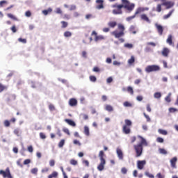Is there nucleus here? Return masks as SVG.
<instances>
[{
  "label": "nucleus",
  "instance_id": "62",
  "mask_svg": "<svg viewBox=\"0 0 178 178\" xmlns=\"http://www.w3.org/2000/svg\"><path fill=\"white\" fill-rule=\"evenodd\" d=\"M136 99H137L139 102H141V101H143V96L139 95V96H137V97H136Z\"/></svg>",
  "mask_w": 178,
  "mask_h": 178
},
{
  "label": "nucleus",
  "instance_id": "5",
  "mask_svg": "<svg viewBox=\"0 0 178 178\" xmlns=\"http://www.w3.org/2000/svg\"><path fill=\"white\" fill-rule=\"evenodd\" d=\"M0 175H2L3 178H13V177H12V174L10 173V170L9 169V168H7L6 169V171H4L3 170H1Z\"/></svg>",
  "mask_w": 178,
  "mask_h": 178
},
{
  "label": "nucleus",
  "instance_id": "40",
  "mask_svg": "<svg viewBox=\"0 0 178 178\" xmlns=\"http://www.w3.org/2000/svg\"><path fill=\"white\" fill-rule=\"evenodd\" d=\"M63 145H65V139L61 140L58 143L59 148H63Z\"/></svg>",
  "mask_w": 178,
  "mask_h": 178
},
{
  "label": "nucleus",
  "instance_id": "46",
  "mask_svg": "<svg viewBox=\"0 0 178 178\" xmlns=\"http://www.w3.org/2000/svg\"><path fill=\"white\" fill-rule=\"evenodd\" d=\"M64 37H72V32H70V31H65L64 33Z\"/></svg>",
  "mask_w": 178,
  "mask_h": 178
},
{
  "label": "nucleus",
  "instance_id": "15",
  "mask_svg": "<svg viewBox=\"0 0 178 178\" xmlns=\"http://www.w3.org/2000/svg\"><path fill=\"white\" fill-rule=\"evenodd\" d=\"M177 162V157H173L170 161V163L171 165V167H172L174 169H176V163Z\"/></svg>",
  "mask_w": 178,
  "mask_h": 178
},
{
  "label": "nucleus",
  "instance_id": "6",
  "mask_svg": "<svg viewBox=\"0 0 178 178\" xmlns=\"http://www.w3.org/2000/svg\"><path fill=\"white\" fill-rule=\"evenodd\" d=\"M147 161L145 160H138L137 161V168L139 170H143L144 169V166H145Z\"/></svg>",
  "mask_w": 178,
  "mask_h": 178
},
{
  "label": "nucleus",
  "instance_id": "50",
  "mask_svg": "<svg viewBox=\"0 0 178 178\" xmlns=\"http://www.w3.org/2000/svg\"><path fill=\"white\" fill-rule=\"evenodd\" d=\"M55 13H56L57 15H62V10L60 9V8H57L56 9Z\"/></svg>",
  "mask_w": 178,
  "mask_h": 178
},
{
  "label": "nucleus",
  "instance_id": "43",
  "mask_svg": "<svg viewBox=\"0 0 178 178\" xmlns=\"http://www.w3.org/2000/svg\"><path fill=\"white\" fill-rule=\"evenodd\" d=\"M162 4H158L156 8V12L160 13V12H162Z\"/></svg>",
  "mask_w": 178,
  "mask_h": 178
},
{
  "label": "nucleus",
  "instance_id": "58",
  "mask_svg": "<svg viewBox=\"0 0 178 178\" xmlns=\"http://www.w3.org/2000/svg\"><path fill=\"white\" fill-rule=\"evenodd\" d=\"M76 9H77V7L76 6V5L72 4L70 6V10H76Z\"/></svg>",
  "mask_w": 178,
  "mask_h": 178
},
{
  "label": "nucleus",
  "instance_id": "22",
  "mask_svg": "<svg viewBox=\"0 0 178 178\" xmlns=\"http://www.w3.org/2000/svg\"><path fill=\"white\" fill-rule=\"evenodd\" d=\"M122 131L124 133V134H130V128L129 127H126V125H124L122 127Z\"/></svg>",
  "mask_w": 178,
  "mask_h": 178
},
{
  "label": "nucleus",
  "instance_id": "10",
  "mask_svg": "<svg viewBox=\"0 0 178 178\" xmlns=\"http://www.w3.org/2000/svg\"><path fill=\"white\" fill-rule=\"evenodd\" d=\"M116 154H117V156H118V159L120 161H123L124 155H123V152L122 151V149L118 147L116 149Z\"/></svg>",
  "mask_w": 178,
  "mask_h": 178
},
{
  "label": "nucleus",
  "instance_id": "38",
  "mask_svg": "<svg viewBox=\"0 0 178 178\" xmlns=\"http://www.w3.org/2000/svg\"><path fill=\"white\" fill-rule=\"evenodd\" d=\"M124 122H125L124 126H126L127 127V126H131V124H133V123L131 122V120H125Z\"/></svg>",
  "mask_w": 178,
  "mask_h": 178
},
{
  "label": "nucleus",
  "instance_id": "53",
  "mask_svg": "<svg viewBox=\"0 0 178 178\" xmlns=\"http://www.w3.org/2000/svg\"><path fill=\"white\" fill-rule=\"evenodd\" d=\"M81 116H82L84 120H88V115L83 113L81 114Z\"/></svg>",
  "mask_w": 178,
  "mask_h": 178
},
{
  "label": "nucleus",
  "instance_id": "51",
  "mask_svg": "<svg viewBox=\"0 0 178 178\" xmlns=\"http://www.w3.org/2000/svg\"><path fill=\"white\" fill-rule=\"evenodd\" d=\"M112 81H113V78H112V76H110L106 79L107 84H111V83H112Z\"/></svg>",
  "mask_w": 178,
  "mask_h": 178
},
{
  "label": "nucleus",
  "instance_id": "14",
  "mask_svg": "<svg viewBox=\"0 0 178 178\" xmlns=\"http://www.w3.org/2000/svg\"><path fill=\"white\" fill-rule=\"evenodd\" d=\"M170 52V50L168 47H164L161 51V55H163V56L165 58H168V56H169Z\"/></svg>",
  "mask_w": 178,
  "mask_h": 178
},
{
  "label": "nucleus",
  "instance_id": "32",
  "mask_svg": "<svg viewBox=\"0 0 178 178\" xmlns=\"http://www.w3.org/2000/svg\"><path fill=\"white\" fill-rule=\"evenodd\" d=\"M104 151L101 150L99 153V158L100 159V161H105V159L104 158Z\"/></svg>",
  "mask_w": 178,
  "mask_h": 178
},
{
  "label": "nucleus",
  "instance_id": "29",
  "mask_svg": "<svg viewBox=\"0 0 178 178\" xmlns=\"http://www.w3.org/2000/svg\"><path fill=\"white\" fill-rule=\"evenodd\" d=\"M136 62V58H134V56H131V58L128 60L129 65H133Z\"/></svg>",
  "mask_w": 178,
  "mask_h": 178
},
{
  "label": "nucleus",
  "instance_id": "9",
  "mask_svg": "<svg viewBox=\"0 0 178 178\" xmlns=\"http://www.w3.org/2000/svg\"><path fill=\"white\" fill-rule=\"evenodd\" d=\"M140 20H143V22H146V23H148V24H151V19H149V17L147 15V14H141L140 16Z\"/></svg>",
  "mask_w": 178,
  "mask_h": 178
},
{
  "label": "nucleus",
  "instance_id": "55",
  "mask_svg": "<svg viewBox=\"0 0 178 178\" xmlns=\"http://www.w3.org/2000/svg\"><path fill=\"white\" fill-rule=\"evenodd\" d=\"M40 138H42V140H45L47 138V136L42 132L40 133Z\"/></svg>",
  "mask_w": 178,
  "mask_h": 178
},
{
  "label": "nucleus",
  "instance_id": "18",
  "mask_svg": "<svg viewBox=\"0 0 178 178\" xmlns=\"http://www.w3.org/2000/svg\"><path fill=\"white\" fill-rule=\"evenodd\" d=\"M69 105L70 106H76V105H77V100L74 98L70 99L69 101Z\"/></svg>",
  "mask_w": 178,
  "mask_h": 178
},
{
  "label": "nucleus",
  "instance_id": "42",
  "mask_svg": "<svg viewBox=\"0 0 178 178\" xmlns=\"http://www.w3.org/2000/svg\"><path fill=\"white\" fill-rule=\"evenodd\" d=\"M145 175L147 176V177H149V178H155V177L154 176V175L152 174H150L149 172L146 171L145 172Z\"/></svg>",
  "mask_w": 178,
  "mask_h": 178
},
{
  "label": "nucleus",
  "instance_id": "17",
  "mask_svg": "<svg viewBox=\"0 0 178 178\" xmlns=\"http://www.w3.org/2000/svg\"><path fill=\"white\" fill-rule=\"evenodd\" d=\"M65 122L67 123V124H69L70 126H72V127H76V122H74V121H73L72 120L65 119Z\"/></svg>",
  "mask_w": 178,
  "mask_h": 178
},
{
  "label": "nucleus",
  "instance_id": "1",
  "mask_svg": "<svg viewBox=\"0 0 178 178\" xmlns=\"http://www.w3.org/2000/svg\"><path fill=\"white\" fill-rule=\"evenodd\" d=\"M123 4H119L117 10H113V15H123V11L122 9H126L128 10L129 13L133 12L134 10V8H136V4L134 3H131L129 0H121Z\"/></svg>",
  "mask_w": 178,
  "mask_h": 178
},
{
  "label": "nucleus",
  "instance_id": "7",
  "mask_svg": "<svg viewBox=\"0 0 178 178\" xmlns=\"http://www.w3.org/2000/svg\"><path fill=\"white\" fill-rule=\"evenodd\" d=\"M105 165H106V161L100 160V163L97 166V170H99V172H102V170L105 169Z\"/></svg>",
  "mask_w": 178,
  "mask_h": 178
},
{
  "label": "nucleus",
  "instance_id": "20",
  "mask_svg": "<svg viewBox=\"0 0 178 178\" xmlns=\"http://www.w3.org/2000/svg\"><path fill=\"white\" fill-rule=\"evenodd\" d=\"M173 38V36L172 35H169L167 40L166 42L169 45H173V40H172Z\"/></svg>",
  "mask_w": 178,
  "mask_h": 178
},
{
  "label": "nucleus",
  "instance_id": "39",
  "mask_svg": "<svg viewBox=\"0 0 178 178\" xmlns=\"http://www.w3.org/2000/svg\"><path fill=\"white\" fill-rule=\"evenodd\" d=\"M127 92L131 94V95H133L134 94V90H133V88L131 86L127 87Z\"/></svg>",
  "mask_w": 178,
  "mask_h": 178
},
{
  "label": "nucleus",
  "instance_id": "13",
  "mask_svg": "<svg viewBox=\"0 0 178 178\" xmlns=\"http://www.w3.org/2000/svg\"><path fill=\"white\" fill-rule=\"evenodd\" d=\"M138 138H140V140H141L140 143H138V145H140L141 147H143V145H145V147L148 146V143H147V140H145V138H144L141 136H138Z\"/></svg>",
  "mask_w": 178,
  "mask_h": 178
},
{
  "label": "nucleus",
  "instance_id": "48",
  "mask_svg": "<svg viewBox=\"0 0 178 178\" xmlns=\"http://www.w3.org/2000/svg\"><path fill=\"white\" fill-rule=\"evenodd\" d=\"M63 131L65 133V134H67L68 136H70V131H69V129L67 128H63Z\"/></svg>",
  "mask_w": 178,
  "mask_h": 178
},
{
  "label": "nucleus",
  "instance_id": "37",
  "mask_svg": "<svg viewBox=\"0 0 178 178\" xmlns=\"http://www.w3.org/2000/svg\"><path fill=\"white\" fill-rule=\"evenodd\" d=\"M108 24L109 27H111L112 29H113L116 26V24H118V23H116V22H108Z\"/></svg>",
  "mask_w": 178,
  "mask_h": 178
},
{
  "label": "nucleus",
  "instance_id": "41",
  "mask_svg": "<svg viewBox=\"0 0 178 178\" xmlns=\"http://www.w3.org/2000/svg\"><path fill=\"white\" fill-rule=\"evenodd\" d=\"M8 17H9L10 19H12L13 20H17V18L16 17H15V15H13L11 13H8L7 15Z\"/></svg>",
  "mask_w": 178,
  "mask_h": 178
},
{
  "label": "nucleus",
  "instance_id": "60",
  "mask_svg": "<svg viewBox=\"0 0 178 178\" xmlns=\"http://www.w3.org/2000/svg\"><path fill=\"white\" fill-rule=\"evenodd\" d=\"M92 72H95V73H98L100 72L99 67H94Z\"/></svg>",
  "mask_w": 178,
  "mask_h": 178
},
{
  "label": "nucleus",
  "instance_id": "8",
  "mask_svg": "<svg viewBox=\"0 0 178 178\" xmlns=\"http://www.w3.org/2000/svg\"><path fill=\"white\" fill-rule=\"evenodd\" d=\"M112 35H114L115 38H120V37H123L124 35V32L118 31H114L111 33Z\"/></svg>",
  "mask_w": 178,
  "mask_h": 178
},
{
  "label": "nucleus",
  "instance_id": "25",
  "mask_svg": "<svg viewBox=\"0 0 178 178\" xmlns=\"http://www.w3.org/2000/svg\"><path fill=\"white\" fill-rule=\"evenodd\" d=\"M105 110L107 111V112H113V107L109 104H106Z\"/></svg>",
  "mask_w": 178,
  "mask_h": 178
},
{
  "label": "nucleus",
  "instance_id": "16",
  "mask_svg": "<svg viewBox=\"0 0 178 178\" xmlns=\"http://www.w3.org/2000/svg\"><path fill=\"white\" fill-rule=\"evenodd\" d=\"M155 26L157 29V31H158L159 34L160 35H162V34H163V26H162L161 25H159L158 24H156Z\"/></svg>",
  "mask_w": 178,
  "mask_h": 178
},
{
  "label": "nucleus",
  "instance_id": "56",
  "mask_svg": "<svg viewBox=\"0 0 178 178\" xmlns=\"http://www.w3.org/2000/svg\"><path fill=\"white\" fill-rule=\"evenodd\" d=\"M70 164L73 165L74 166H76V165H77V161L74 160V159H72L70 161Z\"/></svg>",
  "mask_w": 178,
  "mask_h": 178
},
{
  "label": "nucleus",
  "instance_id": "2",
  "mask_svg": "<svg viewBox=\"0 0 178 178\" xmlns=\"http://www.w3.org/2000/svg\"><path fill=\"white\" fill-rule=\"evenodd\" d=\"M160 70L161 67L158 65H147L145 68V72H146V73H152V72H159Z\"/></svg>",
  "mask_w": 178,
  "mask_h": 178
},
{
  "label": "nucleus",
  "instance_id": "26",
  "mask_svg": "<svg viewBox=\"0 0 178 178\" xmlns=\"http://www.w3.org/2000/svg\"><path fill=\"white\" fill-rule=\"evenodd\" d=\"M14 134L17 136V137H20V134H22V130L20 129L17 128L14 130Z\"/></svg>",
  "mask_w": 178,
  "mask_h": 178
},
{
  "label": "nucleus",
  "instance_id": "63",
  "mask_svg": "<svg viewBox=\"0 0 178 178\" xmlns=\"http://www.w3.org/2000/svg\"><path fill=\"white\" fill-rule=\"evenodd\" d=\"M31 162V160H30V159H26V160H24V165H29V163H30Z\"/></svg>",
  "mask_w": 178,
  "mask_h": 178
},
{
  "label": "nucleus",
  "instance_id": "24",
  "mask_svg": "<svg viewBox=\"0 0 178 178\" xmlns=\"http://www.w3.org/2000/svg\"><path fill=\"white\" fill-rule=\"evenodd\" d=\"M144 12V7H139L136 9L135 12V15H140V13H143Z\"/></svg>",
  "mask_w": 178,
  "mask_h": 178
},
{
  "label": "nucleus",
  "instance_id": "54",
  "mask_svg": "<svg viewBox=\"0 0 178 178\" xmlns=\"http://www.w3.org/2000/svg\"><path fill=\"white\" fill-rule=\"evenodd\" d=\"M63 29H66L67 27V22L63 21L61 22Z\"/></svg>",
  "mask_w": 178,
  "mask_h": 178
},
{
  "label": "nucleus",
  "instance_id": "11",
  "mask_svg": "<svg viewBox=\"0 0 178 178\" xmlns=\"http://www.w3.org/2000/svg\"><path fill=\"white\" fill-rule=\"evenodd\" d=\"M163 6H166V9H170L175 6V3L173 1H165L162 3Z\"/></svg>",
  "mask_w": 178,
  "mask_h": 178
},
{
  "label": "nucleus",
  "instance_id": "61",
  "mask_svg": "<svg viewBox=\"0 0 178 178\" xmlns=\"http://www.w3.org/2000/svg\"><path fill=\"white\" fill-rule=\"evenodd\" d=\"M25 16L26 17H30L31 16V12L30 10H28L25 13Z\"/></svg>",
  "mask_w": 178,
  "mask_h": 178
},
{
  "label": "nucleus",
  "instance_id": "45",
  "mask_svg": "<svg viewBox=\"0 0 178 178\" xmlns=\"http://www.w3.org/2000/svg\"><path fill=\"white\" fill-rule=\"evenodd\" d=\"M19 42H22V44H26L27 43V40L23 39L22 38H18Z\"/></svg>",
  "mask_w": 178,
  "mask_h": 178
},
{
  "label": "nucleus",
  "instance_id": "27",
  "mask_svg": "<svg viewBox=\"0 0 178 178\" xmlns=\"http://www.w3.org/2000/svg\"><path fill=\"white\" fill-rule=\"evenodd\" d=\"M58 172L54 171L51 175L48 176V178H56L58 177Z\"/></svg>",
  "mask_w": 178,
  "mask_h": 178
},
{
  "label": "nucleus",
  "instance_id": "59",
  "mask_svg": "<svg viewBox=\"0 0 178 178\" xmlns=\"http://www.w3.org/2000/svg\"><path fill=\"white\" fill-rule=\"evenodd\" d=\"M10 30L13 33H16L17 31V29H16V26L13 25L11 28Z\"/></svg>",
  "mask_w": 178,
  "mask_h": 178
},
{
  "label": "nucleus",
  "instance_id": "49",
  "mask_svg": "<svg viewBox=\"0 0 178 178\" xmlns=\"http://www.w3.org/2000/svg\"><path fill=\"white\" fill-rule=\"evenodd\" d=\"M4 126L5 127H9V126H10V122H9L8 120H6L4 121Z\"/></svg>",
  "mask_w": 178,
  "mask_h": 178
},
{
  "label": "nucleus",
  "instance_id": "36",
  "mask_svg": "<svg viewBox=\"0 0 178 178\" xmlns=\"http://www.w3.org/2000/svg\"><path fill=\"white\" fill-rule=\"evenodd\" d=\"M118 29L120 30V31H122V33H124V30H125V28H124V26L122 24H118Z\"/></svg>",
  "mask_w": 178,
  "mask_h": 178
},
{
  "label": "nucleus",
  "instance_id": "33",
  "mask_svg": "<svg viewBox=\"0 0 178 178\" xmlns=\"http://www.w3.org/2000/svg\"><path fill=\"white\" fill-rule=\"evenodd\" d=\"M124 48H127L128 49H132L134 45L131 43H125L124 44Z\"/></svg>",
  "mask_w": 178,
  "mask_h": 178
},
{
  "label": "nucleus",
  "instance_id": "44",
  "mask_svg": "<svg viewBox=\"0 0 178 178\" xmlns=\"http://www.w3.org/2000/svg\"><path fill=\"white\" fill-rule=\"evenodd\" d=\"M38 172V168H33L31 170V173H32V175H37Z\"/></svg>",
  "mask_w": 178,
  "mask_h": 178
},
{
  "label": "nucleus",
  "instance_id": "21",
  "mask_svg": "<svg viewBox=\"0 0 178 178\" xmlns=\"http://www.w3.org/2000/svg\"><path fill=\"white\" fill-rule=\"evenodd\" d=\"M83 133L85 134V136H90V128L88 127V126L86 125L83 127Z\"/></svg>",
  "mask_w": 178,
  "mask_h": 178
},
{
  "label": "nucleus",
  "instance_id": "31",
  "mask_svg": "<svg viewBox=\"0 0 178 178\" xmlns=\"http://www.w3.org/2000/svg\"><path fill=\"white\" fill-rule=\"evenodd\" d=\"M158 132L159 134H162L163 136H168V131L165 129H159Z\"/></svg>",
  "mask_w": 178,
  "mask_h": 178
},
{
  "label": "nucleus",
  "instance_id": "35",
  "mask_svg": "<svg viewBox=\"0 0 178 178\" xmlns=\"http://www.w3.org/2000/svg\"><path fill=\"white\" fill-rule=\"evenodd\" d=\"M159 151L160 154H161L162 155H166L168 154V152L166 151V149L163 148H159Z\"/></svg>",
  "mask_w": 178,
  "mask_h": 178
},
{
  "label": "nucleus",
  "instance_id": "3",
  "mask_svg": "<svg viewBox=\"0 0 178 178\" xmlns=\"http://www.w3.org/2000/svg\"><path fill=\"white\" fill-rule=\"evenodd\" d=\"M91 35H95V42H99V41H105V40H106V36H104L102 35H98V33H97V31H93L92 32Z\"/></svg>",
  "mask_w": 178,
  "mask_h": 178
},
{
  "label": "nucleus",
  "instance_id": "12",
  "mask_svg": "<svg viewBox=\"0 0 178 178\" xmlns=\"http://www.w3.org/2000/svg\"><path fill=\"white\" fill-rule=\"evenodd\" d=\"M96 3H97L96 9H98V10L104 9V0H96Z\"/></svg>",
  "mask_w": 178,
  "mask_h": 178
},
{
  "label": "nucleus",
  "instance_id": "30",
  "mask_svg": "<svg viewBox=\"0 0 178 178\" xmlns=\"http://www.w3.org/2000/svg\"><path fill=\"white\" fill-rule=\"evenodd\" d=\"M136 16H137V15H136V14L134 13V15L127 17L126 18V22H131V20H133V19H136Z\"/></svg>",
  "mask_w": 178,
  "mask_h": 178
},
{
  "label": "nucleus",
  "instance_id": "47",
  "mask_svg": "<svg viewBox=\"0 0 178 178\" xmlns=\"http://www.w3.org/2000/svg\"><path fill=\"white\" fill-rule=\"evenodd\" d=\"M90 80L92 83H95V81H97V77L95 76H90Z\"/></svg>",
  "mask_w": 178,
  "mask_h": 178
},
{
  "label": "nucleus",
  "instance_id": "28",
  "mask_svg": "<svg viewBox=\"0 0 178 178\" xmlns=\"http://www.w3.org/2000/svg\"><path fill=\"white\" fill-rule=\"evenodd\" d=\"M174 12H175V10H170L168 14L163 16V19H169V17H170L172 16V15Z\"/></svg>",
  "mask_w": 178,
  "mask_h": 178
},
{
  "label": "nucleus",
  "instance_id": "64",
  "mask_svg": "<svg viewBox=\"0 0 178 178\" xmlns=\"http://www.w3.org/2000/svg\"><path fill=\"white\" fill-rule=\"evenodd\" d=\"M49 165L50 166H55V160H50L49 161Z\"/></svg>",
  "mask_w": 178,
  "mask_h": 178
},
{
  "label": "nucleus",
  "instance_id": "23",
  "mask_svg": "<svg viewBox=\"0 0 178 178\" xmlns=\"http://www.w3.org/2000/svg\"><path fill=\"white\" fill-rule=\"evenodd\" d=\"M154 98H155V99H161V98H162V93L161 92H154Z\"/></svg>",
  "mask_w": 178,
  "mask_h": 178
},
{
  "label": "nucleus",
  "instance_id": "57",
  "mask_svg": "<svg viewBox=\"0 0 178 178\" xmlns=\"http://www.w3.org/2000/svg\"><path fill=\"white\" fill-rule=\"evenodd\" d=\"M6 86L2 85V83H0V92H2V91H3V90H6Z\"/></svg>",
  "mask_w": 178,
  "mask_h": 178
},
{
  "label": "nucleus",
  "instance_id": "19",
  "mask_svg": "<svg viewBox=\"0 0 178 178\" xmlns=\"http://www.w3.org/2000/svg\"><path fill=\"white\" fill-rule=\"evenodd\" d=\"M42 13L44 16H48V15H49V13H52V8H49L47 10H43L42 11Z\"/></svg>",
  "mask_w": 178,
  "mask_h": 178
},
{
  "label": "nucleus",
  "instance_id": "4",
  "mask_svg": "<svg viewBox=\"0 0 178 178\" xmlns=\"http://www.w3.org/2000/svg\"><path fill=\"white\" fill-rule=\"evenodd\" d=\"M134 148L136 152V158H138V157L141 156V155H143V146H141L138 144L134 145Z\"/></svg>",
  "mask_w": 178,
  "mask_h": 178
},
{
  "label": "nucleus",
  "instance_id": "34",
  "mask_svg": "<svg viewBox=\"0 0 178 178\" xmlns=\"http://www.w3.org/2000/svg\"><path fill=\"white\" fill-rule=\"evenodd\" d=\"M123 105L125 108H131L133 106V105L131 104V103L129 102H124L123 103Z\"/></svg>",
  "mask_w": 178,
  "mask_h": 178
},
{
  "label": "nucleus",
  "instance_id": "52",
  "mask_svg": "<svg viewBox=\"0 0 178 178\" xmlns=\"http://www.w3.org/2000/svg\"><path fill=\"white\" fill-rule=\"evenodd\" d=\"M163 141H165V140L163 138H161V137H158L156 138V142L157 143H163Z\"/></svg>",
  "mask_w": 178,
  "mask_h": 178
}]
</instances>
